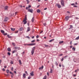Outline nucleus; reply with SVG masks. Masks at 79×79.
Wrapping results in <instances>:
<instances>
[{"label": "nucleus", "mask_w": 79, "mask_h": 79, "mask_svg": "<svg viewBox=\"0 0 79 79\" xmlns=\"http://www.w3.org/2000/svg\"><path fill=\"white\" fill-rule=\"evenodd\" d=\"M35 49V47H34L32 49V50L31 51V53H32V55H33L34 53V51Z\"/></svg>", "instance_id": "nucleus-1"}, {"label": "nucleus", "mask_w": 79, "mask_h": 79, "mask_svg": "<svg viewBox=\"0 0 79 79\" xmlns=\"http://www.w3.org/2000/svg\"><path fill=\"white\" fill-rule=\"evenodd\" d=\"M60 3H61V5H62V6H64V1L63 0L61 1V2H60Z\"/></svg>", "instance_id": "nucleus-2"}, {"label": "nucleus", "mask_w": 79, "mask_h": 79, "mask_svg": "<svg viewBox=\"0 0 79 79\" xmlns=\"http://www.w3.org/2000/svg\"><path fill=\"white\" fill-rule=\"evenodd\" d=\"M56 6H57V7H58V8H60L61 7V5H60V4H58V3L56 4Z\"/></svg>", "instance_id": "nucleus-3"}, {"label": "nucleus", "mask_w": 79, "mask_h": 79, "mask_svg": "<svg viewBox=\"0 0 79 79\" xmlns=\"http://www.w3.org/2000/svg\"><path fill=\"white\" fill-rule=\"evenodd\" d=\"M33 10L32 9H29L28 10V11L30 12L31 13H33Z\"/></svg>", "instance_id": "nucleus-4"}, {"label": "nucleus", "mask_w": 79, "mask_h": 79, "mask_svg": "<svg viewBox=\"0 0 79 79\" xmlns=\"http://www.w3.org/2000/svg\"><path fill=\"white\" fill-rule=\"evenodd\" d=\"M71 17L70 16H66L65 17V19L66 20H68L69 19V18H71Z\"/></svg>", "instance_id": "nucleus-5"}, {"label": "nucleus", "mask_w": 79, "mask_h": 79, "mask_svg": "<svg viewBox=\"0 0 79 79\" xmlns=\"http://www.w3.org/2000/svg\"><path fill=\"white\" fill-rule=\"evenodd\" d=\"M34 72L33 71H32L31 73H30V74H31L32 76H34Z\"/></svg>", "instance_id": "nucleus-6"}, {"label": "nucleus", "mask_w": 79, "mask_h": 79, "mask_svg": "<svg viewBox=\"0 0 79 79\" xmlns=\"http://www.w3.org/2000/svg\"><path fill=\"white\" fill-rule=\"evenodd\" d=\"M35 44H36L35 43H33V44H28V45H29V46H33V45H34Z\"/></svg>", "instance_id": "nucleus-7"}, {"label": "nucleus", "mask_w": 79, "mask_h": 79, "mask_svg": "<svg viewBox=\"0 0 79 79\" xmlns=\"http://www.w3.org/2000/svg\"><path fill=\"white\" fill-rule=\"evenodd\" d=\"M73 25H70V27L69 28V30H71L73 29Z\"/></svg>", "instance_id": "nucleus-8"}, {"label": "nucleus", "mask_w": 79, "mask_h": 79, "mask_svg": "<svg viewBox=\"0 0 79 79\" xmlns=\"http://www.w3.org/2000/svg\"><path fill=\"white\" fill-rule=\"evenodd\" d=\"M31 5H29L28 6L26 7V9L27 10H28L29 8H31Z\"/></svg>", "instance_id": "nucleus-9"}, {"label": "nucleus", "mask_w": 79, "mask_h": 79, "mask_svg": "<svg viewBox=\"0 0 79 79\" xmlns=\"http://www.w3.org/2000/svg\"><path fill=\"white\" fill-rule=\"evenodd\" d=\"M30 29L29 27H28L27 28V32H29L30 31Z\"/></svg>", "instance_id": "nucleus-10"}, {"label": "nucleus", "mask_w": 79, "mask_h": 79, "mask_svg": "<svg viewBox=\"0 0 79 79\" xmlns=\"http://www.w3.org/2000/svg\"><path fill=\"white\" fill-rule=\"evenodd\" d=\"M8 6H6L5 7V10H7L8 9Z\"/></svg>", "instance_id": "nucleus-11"}, {"label": "nucleus", "mask_w": 79, "mask_h": 79, "mask_svg": "<svg viewBox=\"0 0 79 79\" xmlns=\"http://www.w3.org/2000/svg\"><path fill=\"white\" fill-rule=\"evenodd\" d=\"M27 20V17L26 15L25 16V19L23 20V22H25Z\"/></svg>", "instance_id": "nucleus-12"}, {"label": "nucleus", "mask_w": 79, "mask_h": 79, "mask_svg": "<svg viewBox=\"0 0 79 79\" xmlns=\"http://www.w3.org/2000/svg\"><path fill=\"white\" fill-rule=\"evenodd\" d=\"M9 18L8 17H6L5 19H4V21L6 22L7 21L8 19Z\"/></svg>", "instance_id": "nucleus-13"}, {"label": "nucleus", "mask_w": 79, "mask_h": 79, "mask_svg": "<svg viewBox=\"0 0 79 79\" xmlns=\"http://www.w3.org/2000/svg\"><path fill=\"white\" fill-rule=\"evenodd\" d=\"M43 68H44V66H42L41 67H40V68H39V69H43Z\"/></svg>", "instance_id": "nucleus-14"}, {"label": "nucleus", "mask_w": 79, "mask_h": 79, "mask_svg": "<svg viewBox=\"0 0 79 79\" xmlns=\"http://www.w3.org/2000/svg\"><path fill=\"white\" fill-rule=\"evenodd\" d=\"M25 76H26V74H25V73H24V74H23V78H26V77Z\"/></svg>", "instance_id": "nucleus-15"}, {"label": "nucleus", "mask_w": 79, "mask_h": 79, "mask_svg": "<svg viewBox=\"0 0 79 79\" xmlns=\"http://www.w3.org/2000/svg\"><path fill=\"white\" fill-rule=\"evenodd\" d=\"M31 21L32 22H34V18L33 17Z\"/></svg>", "instance_id": "nucleus-16"}, {"label": "nucleus", "mask_w": 79, "mask_h": 79, "mask_svg": "<svg viewBox=\"0 0 79 79\" xmlns=\"http://www.w3.org/2000/svg\"><path fill=\"white\" fill-rule=\"evenodd\" d=\"M64 42L63 41H60V42H59V44H63Z\"/></svg>", "instance_id": "nucleus-17"}, {"label": "nucleus", "mask_w": 79, "mask_h": 79, "mask_svg": "<svg viewBox=\"0 0 79 79\" xmlns=\"http://www.w3.org/2000/svg\"><path fill=\"white\" fill-rule=\"evenodd\" d=\"M7 50L9 52H10L11 51V49L10 48H8L7 49Z\"/></svg>", "instance_id": "nucleus-18"}, {"label": "nucleus", "mask_w": 79, "mask_h": 79, "mask_svg": "<svg viewBox=\"0 0 79 79\" xmlns=\"http://www.w3.org/2000/svg\"><path fill=\"white\" fill-rule=\"evenodd\" d=\"M55 40L54 39H52L50 40H49V42H52V41H54Z\"/></svg>", "instance_id": "nucleus-19"}, {"label": "nucleus", "mask_w": 79, "mask_h": 79, "mask_svg": "<svg viewBox=\"0 0 79 79\" xmlns=\"http://www.w3.org/2000/svg\"><path fill=\"white\" fill-rule=\"evenodd\" d=\"M44 46H45V47H50V46L48 45H46V44H44Z\"/></svg>", "instance_id": "nucleus-20"}, {"label": "nucleus", "mask_w": 79, "mask_h": 79, "mask_svg": "<svg viewBox=\"0 0 79 79\" xmlns=\"http://www.w3.org/2000/svg\"><path fill=\"white\" fill-rule=\"evenodd\" d=\"M37 12H38V13H40V12L41 11L40 10L38 9V10H37Z\"/></svg>", "instance_id": "nucleus-21"}, {"label": "nucleus", "mask_w": 79, "mask_h": 79, "mask_svg": "<svg viewBox=\"0 0 79 79\" xmlns=\"http://www.w3.org/2000/svg\"><path fill=\"white\" fill-rule=\"evenodd\" d=\"M1 32L3 34L5 32V31L3 30H1Z\"/></svg>", "instance_id": "nucleus-22"}, {"label": "nucleus", "mask_w": 79, "mask_h": 79, "mask_svg": "<svg viewBox=\"0 0 79 79\" xmlns=\"http://www.w3.org/2000/svg\"><path fill=\"white\" fill-rule=\"evenodd\" d=\"M23 27H21L20 28V31H22V30H23Z\"/></svg>", "instance_id": "nucleus-23"}, {"label": "nucleus", "mask_w": 79, "mask_h": 79, "mask_svg": "<svg viewBox=\"0 0 79 79\" xmlns=\"http://www.w3.org/2000/svg\"><path fill=\"white\" fill-rule=\"evenodd\" d=\"M11 30H12L13 31H14L15 30V28H11Z\"/></svg>", "instance_id": "nucleus-24"}, {"label": "nucleus", "mask_w": 79, "mask_h": 79, "mask_svg": "<svg viewBox=\"0 0 79 79\" xmlns=\"http://www.w3.org/2000/svg\"><path fill=\"white\" fill-rule=\"evenodd\" d=\"M7 36L9 38H11V36H10V35H7Z\"/></svg>", "instance_id": "nucleus-25"}, {"label": "nucleus", "mask_w": 79, "mask_h": 79, "mask_svg": "<svg viewBox=\"0 0 79 79\" xmlns=\"http://www.w3.org/2000/svg\"><path fill=\"white\" fill-rule=\"evenodd\" d=\"M17 51V50H15L14 51H13L12 52V53H15V52H16Z\"/></svg>", "instance_id": "nucleus-26"}, {"label": "nucleus", "mask_w": 79, "mask_h": 79, "mask_svg": "<svg viewBox=\"0 0 79 79\" xmlns=\"http://www.w3.org/2000/svg\"><path fill=\"white\" fill-rule=\"evenodd\" d=\"M72 50H73L74 51H75L76 48L74 47H73L72 48Z\"/></svg>", "instance_id": "nucleus-27"}, {"label": "nucleus", "mask_w": 79, "mask_h": 79, "mask_svg": "<svg viewBox=\"0 0 79 79\" xmlns=\"http://www.w3.org/2000/svg\"><path fill=\"white\" fill-rule=\"evenodd\" d=\"M26 1L27 2V4H28L30 2L29 1V0H26Z\"/></svg>", "instance_id": "nucleus-28"}, {"label": "nucleus", "mask_w": 79, "mask_h": 79, "mask_svg": "<svg viewBox=\"0 0 79 79\" xmlns=\"http://www.w3.org/2000/svg\"><path fill=\"white\" fill-rule=\"evenodd\" d=\"M79 39V35L78 36V37H77L76 39L75 40H78Z\"/></svg>", "instance_id": "nucleus-29"}, {"label": "nucleus", "mask_w": 79, "mask_h": 79, "mask_svg": "<svg viewBox=\"0 0 79 79\" xmlns=\"http://www.w3.org/2000/svg\"><path fill=\"white\" fill-rule=\"evenodd\" d=\"M55 63H56V66H57L58 65V64L57 63V62L56 61L55 62Z\"/></svg>", "instance_id": "nucleus-30"}, {"label": "nucleus", "mask_w": 79, "mask_h": 79, "mask_svg": "<svg viewBox=\"0 0 79 79\" xmlns=\"http://www.w3.org/2000/svg\"><path fill=\"white\" fill-rule=\"evenodd\" d=\"M47 79V76H44V78H43V79Z\"/></svg>", "instance_id": "nucleus-31"}, {"label": "nucleus", "mask_w": 79, "mask_h": 79, "mask_svg": "<svg viewBox=\"0 0 79 79\" xmlns=\"http://www.w3.org/2000/svg\"><path fill=\"white\" fill-rule=\"evenodd\" d=\"M4 35H7V33H4L3 34Z\"/></svg>", "instance_id": "nucleus-32"}, {"label": "nucleus", "mask_w": 79, "mask_h": 79, "mask_svg": "<svg viewBox=\"0 0 79 79\" xmlns=\"http://www.w3.org/2000/svg\"><path fill=\"white\" fill-rule=\"evenodd\" d=\"M8 55H9V56H10L11 54L10 53V52H8Z\"/></svg>", "instance_id": "nucleus-33"}, {"label": "nucleus", "mask_w": 79, "mask_h": 79, "mask_svg": "<svg viewBox=\"0 0 79 79\" xmlns=\"http://www.w3.org/2000/svg\"><path fill=\"white\" fill-rule=\"evenodd\" d=\"M35 40H34L31 41V42L32 43H34L35 42Z\"/></svg>", "instance_id": "nucleus-34"}, {"label": "nucleus", "mask_w": 79, "mask_h": 79, "mask_svg": "<svg viewBox=\"0 0 79 79\" xmlns=\"http://www.w3.org/2000/svg\"><path fill=\"white\" fill-rule=\"evenodd\" d=\"M19 63H20V64H22V62H21V60H19Z\"/></svg>", "instance_id": "nucleus-35"}, {"label": "nucleus", "mask_w": 79, "mask_h": 79, "mask_svg": "<svg viewBox=\"0 0 79 79\" xmlns=\"http://www.w3.org/2000/svg\"><path fill=\"white\" fill-rule=\"evenodd\" d=\"M12 45H13L14 46L15 45V44L14 43H13V42L12 43Z\"/></svg>", "instance_id": "nucleus-36"}, {"label": "nucleus", "mask_w": 79, "mask_h": 79, "mask_svg": "<svg viewBox=\"0 0 79 79\" xmlns=\"http://www.w3.org/2000/svg\"><path fill=\"white\" fill-rule=\"evenodd\" d=\"M9 70H6V72L7 73H9Z\"/></svg>", "instance_id": "nucleus-37"}, {"label": "nucleus", "mask_w": 79, "mask_h": 79, "mask_svg": "<svg viewBox=\"0 0 79 79\" xmlns=\"http://www.w3.org/2000/svg\"><path fill=\"white\" fill-rule=\"evenodd\" d=\"M24 22V24H25L27 23V21H26L25 22Z\"/></svg>", "instance_id": "nucleus-38"}, {"label": "nucleus", "mask_w": 79, "mask_h": 79, "mask_svg": "<svg viewBox=\"0 0 79 79\" xmlns=\"http://www.w3.org/2000/svg\"><path fill=\"white\" fill-rule=\"evenodd\" d=\"M27 24L29 26L30 25V22H28Z\"/></svg>", "instance_id": "nucleus-39"}, {"label": "nucleus", "mask_w": 79, "mask_h": 79, "mask_svg": "<svg viewBox=\"0 0 79 79\" xmlns=\"http://www.w3.org/2000/svg\"><path fill=\"white\" fill-rule=\"evenodd\" d=\"M52 73V70H51V71H50V73Z\"/></svg>", "instance_id": "nucleus-40"}, {"label": "nucleus", "mask_w": 79, "mask_h": 79, "mask_svg": "<svg viewBox=\"0 0 79 79\" xmlns=\"http://www.w3.org/2000/svg\"><path fill=\"white\" fill-rule=\"evenodd\" d=\"M14 75H13V74L12 73L11 75V77H13Z\"/></svg>", "instance_id": "nucleus-41"}, {"label": "nucleus", "mask_w": 79, "mask_h": 79, "mask_svg": "<svg viewBox=\"0 0 79 79\" xmlns=\"http://www.w3.org/2000/svg\"><path fill=\"white\" fill-rule=\"evenodd\" d=\"M68 56H65V57H64V58H67V57Z\"/></svg>", "instance_id": "nucleus-42"}, {"label": "nucleus", "mask_w": 79, "mask_h": 79, "mask_svg": "<svg viewBox=\"0 0 79 79\" xmlns=\"http://www.w3.org/2000/svg\"><path fill=\"white\" fill-rule=\"evenodd\" d=\"M64 58H62V59H61V61H63V60H64Z\"/></svg>", "instance_id": "nucleus-43"}, {"label": "nucleus", "mask_w": 79, "mask_h": 79, "mask_svg": "<svg viewBox=\"0 0 79 79\" xmlns=\"http://www.w3.org/2000/svg\"><path fill=\"white\" fill-rule=\"evenodd\" d=\"M75 5V4L74 3H72L71 4V5L72 6H73Z\"/></svg>", "instance_id": "nucleus-44"}, {"label": "nucleus", "mask_w": 79, "mask_h": 79, "mask_svg": "<svg viewBox=\"0 0 79 79\" xmlns=\"http://www.w3.org/2000/svg\"><path fill=\"white\" fill-rule=\"evenodd\" d=\"M63 54H60V55H59V56H62Z\"/></svg>", "instance_id": "nucleus-45"}, {"label": "nucleus", "mask_w": 79, "mask_h": 79, "mask_svg": "<svg viewBox=\"0 0 79 79\" xmlns=\"http://www.w3.org/2000/svg\"><path fill=\"white\" fill-rule=\"evenodd\" d=\"M11 64H13V61H11Z\"/></svg>", "instance_id": "nucleus-46"}, {"label": "nucleus", "mask_w": 79, "mask_h": 79, "mask_svg": "<svg viewBox=\"0 0 79 79\" xmlns=\"http://www.w3.org/2000/svg\"><path fill=\"white\" fill-rule=\"evenodd\" d=\"M43 25H44V26H45L46 25V23H43Z\"/></svg>", "instance_id": "nucleus-47"}, {"label": "nucleus", "mask_w": 79, "mask_h": 79, "mask_svg": "<svg viewBox=\"0 0 79 79\" xmlns=\"http://www.w3.org/2000/svg\"><path fill=\"white\" fill-rule=\"evenodd\" d=\"M47 75H48V76H49V73L48 72L47 73Z\"/></svg>", "instance_id": "nucleus-48"}, {"label": "nucleus", "mask_w": 79, "mask_h": 79, "mask_svg": "<svg viewBox=\"0 0 79 79\" xmlns=\"http://www.w3.org/2000/svg\"><path fill=\"white\" fill-rule=\"evenodd\" d=\"M36 38H39V37L38 35H37V36H36Z\"/></svg>", "instance_id": "nucleus-49"}, {"label": "nucleus", "mask_w": 79, "mask_h": 79, "mask_svg": "<svg viewBox=\"0 0 79 79\" xmlns=\"http://www.w3.org/2000/svg\"><path fill=\"white\" fill-rule=\"evenodd\" d=\"M6 56H3V58H6Z\"/></svg>", "instance_id": "nucleus-50"}, {"label": "nucleus", "mask_w": 79, "mask_h": 79, "mask_svg": "<svg viewBox=\"0 0 79 79\" xmlns=\"http://www.w3.org/2000/svg\"><path fill=\"white\" fill-rule=\"evenodd\" d=\"M77 45V43H75V44H74V45Z\"/></svg>", "instance_id": "nucleus-51"}, {"label": "nucleus", "mask_w": 79, "mask_h": 79, "mask_svg": "<svg viewBox=\"0 0 79 79\" xmlns=\"http://www.w3.org/2000/svg\"><path fill=\"white\" fill-rule=\"evenodd\" d=\"M15 49H18V48H17V47H15Z\"/></svg>", "instance_id": "nucleus-52"}, {"label": "nucleus", "mask_w": 79, "mask_h": 79, "mask_svg": "<svg viewBox=\"0 0 79 79\" xmlns=\"http://www.w3.org/2000/svg\"><path fill=\"white\" fill-rule=\"evenodd\" d=\"M61 65L60 64H59V67H61Z\"/></svg>", "instance_id": "nucleus-53"}, {"label": "nucleus", "mask_w": 79, "mask_h": 79, "mask_svg": "<svg viewBox=\"0 0 79 79\" xmlns=\"http://www.w3.org/2000/svg\"><path fill=\"white\" fill-rule=\"evenodd\" d=\"M75 18L76 19H78V17H75Z\"/></svg>", "instance_id": "nucleus-54"}, {"label": "nucleus", "mask_w": 79, "mask_h": 79, "mask_svg": "<svg viewBox=\"0 0 79 79\" xmlns=\"http://www.w3.org/2000/svg\"><path fill=\"white\" fill-rule=\"evenodd\" d=\"M73 7H77V6H73Z\"/></svg>", "instance_id": "nucleus-55"}, {"label": "nucleus", "mask_w": 79, "mask_h": 79, "mask_svg": "<svg viewBox=\"0 0 79 79\" xmlns=\"http://www.w3.org/2000/svg\"><path fill=\"white\" fill-rule=\"evenodd\" d=\"M4 68H7L6 66L5 65V66H4Z\"/></svg>", "instance_id": "nucleus-56"}, {"label": "nucleus", "mask_w": 79, "mask_h": 79, "mask_svg": "<svg viewBox=\"0 0 79 79\" xmlns=\"http://www.w3.org/2000/svg\"><path fill=\"white\" fill-rule=\"evenodd\" d=\"M41 14H42V15H44V13H43V12H41Z\"/></svg>", "instance_id": "nucleus-57"}, {"label": "nucleus", "mask_w": 79, "mask_h": 79, "mask_svg": "<svg viewBox=\"0 0 79 79\" xmlns=\"http://www.w3.org/2000/svg\"><path fill=\"white\" fill-rule=\"evenodd\" d=\"M25 73H26V74H27V71H26V72H25Z\"/></svg>", "instance_id": "nucleus-58"}, {"label": "nucleus", "mask_w": 79, "mask_h": 79, "mask_svg": "<svg viewBox=\"0 0 79 79\" xmlns=\"http://www.w3.org/2000/svg\"><path fill=\"white\" fill-rule=\"evenodd\" d=\"M24 45L26 46V45H29L28 44H24Z\"/></svg>", "instance_id": "nucleus-59"}, {"label": "nucleus", "mask_w": 79, "mask_h": 79, "mask_svg": "<svg viewBox=\"0 0 79 79\" xmlns=\"http://www.w3.org/2000/svg\"><path fill=\"white\" fill-rule=\"evenodd\" d=\"M47 8H44V10H47Z\"/></svg>", "instance_id": "nucleus-60"}, {"label": "nucleus", "mask_w": 79, "mask_h": 79, "mask_svg": "<svg viewBox=\"0 0 79 79\" xmlns=\"http://www.w3.org/2000/svg\"><path fill=\"white\" fill-rule=\"evenodd\" d=\"M18 31H16V32H15V33H18Z\"/></svg>", "instance_id": "nucleus-61"}, {"label": "nucleus", "mask_w": 79, "mask_h": 79, "mask_svg": "<svg viewBox=\"0 0 79 79\" xmlns=\"http://www.w3.org/2000/svg\"><path fill=\"white\" fill-rule=\"evenodd\" d=\"M27 37L29 38V39H30V37L28 36H27Z\"/></svg>", "instance_id": "nucleus-62"}, {"label": "nucleus", "mask_w": 79, "mask_h": 79, "mask_svg": "<svg viewBox=\"0 0 79 79\" xmlns=\"http://www.w3.org/2000/svg\"><path fill=\"white\" fill-rule=\"evenodd\" d=\"M43 32V31H41L40 32V34H41V33H42Z\"/></svg>", "instance_id": "nucleus-63"}, {"label": "nucleus", "mask_w": 79, "mask_h": 79, "mask_svg": "<svg viewBox=\"0 0 79 79\" xmlns=\"http://www.w3.org/2000/svg\"><path fill=\"white\" fill-rule=\"evenodd\" d=\"M31 78L30 77H28V79H31Z\"/></svg>", "instance_id": "nucleus-64"}]
</instances>
